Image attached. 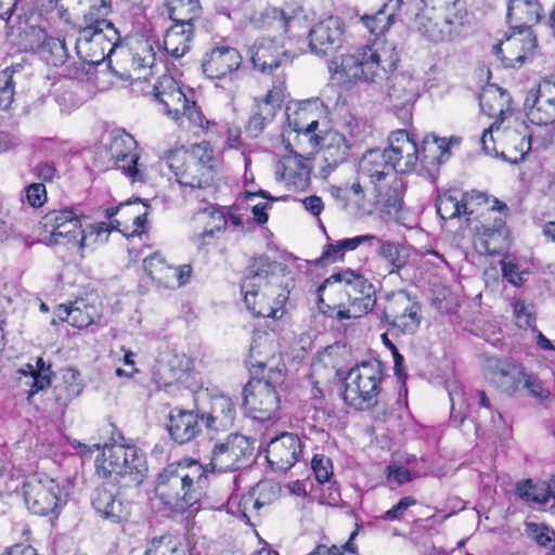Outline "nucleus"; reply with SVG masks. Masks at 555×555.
Returning <instances> with one entry per match:
<instances>
[{
	"mask_svg": "<svg viewBox=\"0 0 555 555\" xmlns=\"http://www.w3.org/2000/svg\"><path fill=\"white\" fill-rule=\"evenodd\" d=\"M207 468L184 459L168 464L156 477L154 493L162 509L181 514L199 503L207 486Z\"/></svg>",
	"mask_w": 555,
	"mask_h": 555,
	"instance_id": "1",
	"label": "nucleus"
},
{
	"mask_svg": "<svg viewBox=\"0 0 555 555\" xmlns=\"http://www.w3.org/2000/svg\"><path fill=\"white\" fill-rule=\"evenodd\" d=\"M276 268V262L268 256H260L245 271L241 293L246 308L256 317L276 318L287 300V294L279 286L280 278L274 273Z\"/></svg>",
	"mask_w": 555,
	"mask_h": 555,
	"instance_id": "2",
	"label": "nucleus"
},
{
	"mask_svg": "<svg viewBox=\"0 0 555 555\" xmlns=\"http://www.w3.org/2000/svg\"><path fill=\"white\" fill-rule=\"evenodd\" d=\"M111 11V0H91L83 14L76 40L77 54L87 63L98 64L104 60L106 51L111 56L119 40L118 30L105 17Z\"/></svg>",
	"mask_w": 555,
	"mask_h": 555,
	"instance_id": "3",
	"label": "nucleus"
},
{
	"mask_svg": "<svg viewBox=\"0 0 555 555\" xmlns=\"http://www.w3.org/2000/svg\"><path fill=\"white\" fill-rule=\"evenodd\" d=\"M465 15L461 0H422L412 28L427 41H450L460 35Z\"/></svg>",
	"mask_w": 555,
	"mask_h": 555,
	"instance_id": "4",
	"label": "nucleus"
},
{
	"mask_svg": "<svg viewBox=\"0 0 555 555\" xmlns=\"http://www.w3.org/2000/svg\"><path fill=\"white\" fill-rule=\"evenodd\" d=\"M327 114V106L315 98L301 102L294 116L288 117V121L294 131L309 137V141L322 150L327 166L335 168L347 158L348 146L345 138L337 132H328L325 135L317 132L320 119H325Z\"/></svg>",
	"mask_w": 555,
	"mask_h": 555,
	"instance_id": "5",
	"label": "nucleus"
},
{
	"mask_svg": "<svg viewBox=\"0 0 555 555\" xmlns=\"http://www.w3.org/2000/svg\"><path fill=\"white\" fill-rule=\"evenodd\" d=\"M167 165L179 184L191 190H206L211 186L217 166L210 144L203 141L191 151L177 149L167 156Z\"/></svg>",
	"mask_w": 555,
	"mask_h": 555,
	"instance_id": "6",
	"label": "nucleus"
},
{
	"mask_svg": "<svg viewBox=\"0 0 555 555\" xmlns=\"http://www.w3.org/2000/svg\"><path fill=\"white\" fill-rule=\"evenodd\" d=\"M96 472L104 478H113L122 486H140L147 473L144 453L134 444H105L96 459Z\"/></svg>",
	"mask_w": 555,
	"mask_h": 555,
	"instance_id": "7",
	"label": "nucleus"
},
{
	"mask_svg": "<svg viewBox=\"0 0 555 555\" xmlns=\"http://www.w3.org/2000/svg\"><path fill=\"white\" fill-rule=\"evenodd\" d=\"M395 61L379 43L373 42L341 56L340 73L350 82L380 85Z\"/></svg>",
	"mask_w": 555,
	"mask_h": 555,
	"instance_id": "8",
	"label": "nucleus"
},
{
	"mask_svg": "<svg viewBox=\"0 0 555 555\" xmlns=\"http://www.w3.org/2000/svg\"><path fill=\"white\" fill-rule=\"evenodd\" d=\"M385 366L376 359L363 361L352 367L345 378L344 400L359 411L377 404Z\"/></svg>",
	"mask_w": 555,
	"mask_h": 555,
	"instance_id": "9",
	"label": "nucleus"
},
{
	"mask_svg": "<svg viewBox=\"0 0 555 555\" xmlns=\"http://www.w3.org/2000/svg\"><path fill=\"white\" fill-rule=\"evenodd\" d=\"M344 292L353 310L367 314L376 305L374 285L362 274L347 269L328 276L318 288V308L326 312L321 305H324V293Z\"/></svg>",
	"mask_w": 555,
	"mask_h": 555,
	"instance_id": "10",
	"label": "nucleus"
},
{
	"mask_svg": "<svg viewBox=\"0 0 555 555\" xmlns=\"http://www.w3.org/2000/svg\"><path fill=\"white\" fill-rule=\"evenodd\" d=\"M284 382L282 369L270 367L267 375L250 379L243 388V405L258 421L272 418L280 409L276 387Z\"/></svg>",
	"mask_w": 555,
	"mask_h": 555,
	"instance_id": "11",
	"label": "nucleus"
},
{
	"mask_svg": "<svg viewBox=\"0 0 555 555\" xmlns=\"http://www.w3.org/2000/svg\"><path fill=\"white\" fill-rule=\"evenodd\" d=\"M194 406L197 416L209 431L220 433L231 429L236 418L232 398L218 389L199 388L194 392Z\"/></svg>",
	"mask_w": 555,
	"mask_h": 555,
	"instance_id": "12",
	"label": "nucleus"
},
{
	"mask_svg": "<svg viewBox=\"0 0 555 555\" xmlns=\"http://www.w3.org/2000/svg\"><path fill=\"white\" fill-rule=\"evenodd\" d=\"M254 446L246 436L231 434L223 441L217 442L210 453L207 472L227 473L249 467L254 461Z\"/></svg>",
	"mask_w": 555,
	"mask_h": 555,
	"instance_id": "13",
	"label": "nucleus"
},
{
	"mask_svg": "<svg viewBox=\"0 0 555 555\" xmlns=\"http://www.w3.org/2000/svg\"><path fill=\"white\" fill-rule=\"evenodd\" d=\"M115 61L111 59V72L124 81L147 80L152 75L155 63V53L147 42H138L129 49L114 52Z\"/></svg>",
	"mask_w": 555,
	"mask_h": 555,
	"instance_id": "14",
	"label": "nucleus"
},
{
	"mask_svg": "<svg viewBox=\"0 0 555 555\" xmlns=\"http://www.w3.org/2000/svg\"><path fill=\"white\" fill-rule=\"evenodd\" d=\"M105 145L115 167L122 171L132 182H145V168L139 163L138 143L134 138L122 129H115L108 135Z\"/></svg>",
	"mask_w": 555,
	"mask_h": 555,
	"instance_id": "15",
	"label": "nucleus"
},
{
	"mask_svg": "<svg viewBox=\"0 0 555 555\" xmlns=\"http://www.w3.org/2000/svg\"><path fill=\"white\" fill-rule=\"evenodd\" d=\"M380 319L402 334H414L421 324V306L400 289L386 297Z\"/></svg>",
	"mask_w": 555,
	"mask_h": 555,
	"instance_id": "16",
	"label": "nucleus"
},
{
	"mask_svg": "<svg viewBox=\"0 0 555 555\" xmlns=\"http://www.w3.org/2000/svg\"><path fill=\"white\" fill-rule=\"evenodd\" d=\"M23 488L26 505L35 515L54 513L63 503L61 486L47 475L30 476Z\"/></svg>",
	"mask_w": 555,
	"mask_h": 555,
	"instance_id": "17",
	"label": "nucleus"
},
{
	"mask_svg": "<svg viewBox=\"0 0 555 555\" xmlns=\"http://www.w3.org/2000/svg\"><path fill=\"white\" fill-rule=\"evenodd\" d=\"M387 100L403 125L412 120V108L420 95V81L411 74L398 73L386 77Z\"/></svg>",
	"mask_w": 555,
	"mask_h": 555,
	"instance_id": "18",
	"label": "nucleus"
},
{
	"mask_svg": "<svg viewBox=\"0 0 555 555\" xmlns=\"http://www.w3.org/2000/svg\"><path fill=\"white\" fill-rule=\"evenodd\" d=\"M253 67L262 74H272L275 69L292 63L293 56L284 48L282 39L274 37L258 38L247 52Z\"/></svg>",
	"mask_w": 555,
	"mask_h": 555,
	"instance_id": "19",
	"label": "nucleus"
},
{
	"mask_svg": "<svg viewBox=\"0 0 555 555\" xmlns=\"http://www.w3.org/2000/svg\"><path fill=\"white\" fill-rule=\"evenodd\" d=\"M308 38L309 48L315 55L333 54L343 47L345 23L338 16H325L313 24Z\"/></svg>",
	"mask_w": 555,
	"mask_h": 555,
	"instance_id": "20",
	"label": "nucleus"
},
{
	"mask_svg": "<svg viewBox=\"0 0 555 555\" xmlns=\"http://www.w3.org/2000/svg\"><path fill=\"white\" fill-rule=\"evenodd\" d=\"M474 230L476 232L474 245L478 253L500 256L508 249V231L505 219L501 215L492 216L490 221L476 223Z\"/></svg>",
	"mask_w": 555,
	"mask_h": 555,
	"instance_id": "21",
	"label": "nucleus"
},
{
	"mask_svg": "<svg viewBox=\"0 0 555 555\" xmlns=\"http://www.w3.org/2000/svg\"><path fill=\"white\" fill-rule=\"evenodd\" d=\"M266 459L275 472L285 473L300 459L302 443L299 437L293 433H283L271 439L266 450Z\"/></svg>",
	"mask_w": 555,
	"mask_h": 555,
	"instance_id": "22",
	"label": "nucleus"
},
{
	"mask_svg": "<svg viewBox=\"0 0 555 555\" xmlns=\"http://www.w3.org/2000/svg\"><path fill=\"white\" fill-rule=\"evenodd\" d=\"M537 49V37L531 33L514 34L503 42L493 46V53L502 61L504 67H520L531 59Z\"/></svg>",
	"mask_w": 555,
	"mask_h": 555,
	"instance_id": "23",
	"label": "nucleus"
},
{
	"mask_svg": "<svg viewBox=\"0 0 555 555\" xmlns=\"http://www.w3.org/2000/svg\"><path fill=\"white\" fill-rule=\"evenodd\" d=\"M486 370L489 380L500 391L509 396L516 393L522 384L526 370L509 359L491 357L487 359Z\"/></svg>",
	"mask_w": 555,
	"mask_h": 555,
	"instance_id": "24",
	"label": "nucleus"
},
{
	"mask_svg": "<svg viewBox=\"0 0 555 555\" xmlns=\"http://www.w3.org/2000/svg\"><path fill=\"white\" fill-rule=\"evenodd\" d=\"M389 147L385 149L390 156L395 170L400 175L412 172L420 162V150L406 130L392 131L388 138Z\"/></svg>",
	"mask_w": 555,
	"mask_h": 555,
	"instance_id": "25",
	"label": "nucleus"
},
{
	"mask_svg": "<svg viewBox=\"0 0 555 555\" xmlns=\"http://www.w3.org/2000/svg\"><path fill=\"white\" fill-rule=\"evenodd\" d=\"M240 51L227 44H216L202 61L203 73L209 79H222L236 72L242 64Z\"/></svg>",
	"mask_w": 555,
	"mask_h": 555,
	"instance_id": "26",
	"label": "nucleus"
},
{
	"mask_svg": "<svg viewBox=\"0 0 555 555\" xmlns=\"http://www.w3.org/2000/svg\"><path fill=\"white\" fill-rule=\"evenodd\" d=\"M390 159L385 149H374L367 151L359 163V173L370 180L375 191L399 179Z\"/></svg>",
	"mask_w": 555,
	"mask_h": 555,
	"instance_id": "27",
	"label": "nucleus"
},
{
	"mask_svg": "<svg viewBox=\"0 0 555 555\" xmlns=\"http://www.w3.org/2000/svg\"><path fill=\"white\" fill-rule=\"evenodd\" d=\"M463 212L468 224L480 221H490L492 216L505 214L508 208L506 204L486 193L472 191L463 192Z\"/></svg>",
	"mask_w": 555,
	"mask_h": 555,
	"instance_id": "28",
	"label": "nucleus"
},
{
	"mask_svg": "<svg viewBox=\"0 0 555 555\" xmlns=\"http://www.w3.org/2000/svg\"><path fill=\"white\" fill-rule=\"evenodd\" d=\"M528 118L537 125H548L555 121V83L542 81L537 90H532L526 99Z\"/></svg>",
	"mask_w": 555,
	"mask_h": 555,
	"instance_id": "29",
	"label": "nucleus"
},
{
	"mask_svg": "<svg viewBox=\"0 0 555 555\" xmlns=\"http://www.w3.org/2000/svg\"><path fill=\"white\" fill-rule=\"evenodd\" d=\"M199 420L195 408L193 411L172 409L168 415L166 426L170 438L179 444L192 441L201 433Z\"/></svg>",
	"mask_w": 555,
	"mask_h": 555,
	"instance_id": "30",
	"label": "nucleus"
},
{
	"mask_svg": "<svg viewBox=\"0 0 555 555\" xmlns=\"http://www.w3.org/2000/svg\"><path fill=\"white\" fill-rule=\"evenodd\" d=\"M156 100L164 106V113L175 120L189 107L191 100L186 98L175 79L164 76L154 87Z\"/></svg>",
	"mask_w": 555,
	"mask_h": 555,
	"instance_id": "31",
	"label": "nucleus"
},
{
	"mask_svg": "<svg viewBox=\"0 0 555 555\" xmlns=\"http://www.w3.org/2000/svg\"><path fill=\"white\" fill-rule=\"evenodd\" d=\"M189 378L188 362L178 354L160 360L153 371V379L159 388L170 391L179 389V385Z\"/></svg>",
	"mask_w": 555,
	"mask_h": 555,
	"instance_id": "32",
	"label": "nucleus"
},
{
	"mask_svg": "<svg viewBox=\"0 0 555 555\" xmlns=\"http://www.w3.org/2000/svg\"><path fill=\"white\" fill-rule=\"evenodd\" d=\"M541 5L538 0H509L507 8V22L519 34L530 31V27L541 18Z\"/></svg>",
	"mask_w": 555,
	"mask_h": 555,
	"instance_id": "33",
	"label": "nucleus"
},
{
	"mask_svg": "<svg viewBox=\"0 0 555 555\" xmlns=\"http://www.w3.org/2000/svg\"><path fill=\"white\" fill-rule=\"evenodd\" d=\"M83 385L80 374L74 369H67L62 379L52 390L53 411L63 415L68 404L82 392Z\"/></svg>",
	"mask_w": 555,
	"mask_h": 555,
	"instance_id": "34",
	"label": "nucleus"
},
{
	"mask_svg": "<svg viewBox=\"0 0 555 555\" xmlns=\"http://www.w3.org/2000/svg\"><path fill=\"white\" fill-rule=\"evenodd\" d=\"M331 195L336 199L341 209L353 216H361L365 211V192L359 181L332 185Z\"/></svg>",
	"mask_w": 555,
	"mask_h": 555,
	"instance_id": "35",
	"label": "nucleus"
},
{
	"mask_svg": "<svg viewBox=\"0 0 555 555\" xmlns=\"http://www.w3.org/2000/svg\"><path fill=\"white\" fill-rule=\"evenodd\" d=\"M91 504L100 516L112 522H119L126 517L122 502L117 500L115 493L105 486L94 489Z\"/></svg>",
	"mask_w": 555,
	"mask_h": 555,
	"instance_id": "36",
	"label": "nucleus"
},
{
	"mask_svg": "<svg viewBox=\"0 0 555 555\" xmlns=\"http://www.w3.org/2000/svg\"><path fill=\"white\" fill-rule=\"evenodd\" d=\"M402 3L403 0H386L376 13L361 16V22L371 34L382 35L395 23Z\"/></svg>",
	"mask_w": 555,
	"mask_h": 555,
	"instance_id": "37",
	"label": "nucleus"
},
{
	"mask_svg": "<svg viewBox=\"0 0 555 555\" xmlns=\"http://www.w3.org/2000/svg\"><path fill=\"white\" fill-rule=\"evenodd\" d=\"M193 33V24L173 23L164 37L165 51L175 59L182 57L191 49Z\"/></svg>",
	"mask_w": 555,
	"mask_h": 555,
	"instance_id": "38",
	"label": "nucleus"
},
{
	"mask_svg": "<svg viewBox=\"0 0 555 555\" xmlns=\"http://www.w3.org/2000/svg\"><path fill=\"white\" fill-rule=\"evenodd\" d=\"M508 93L496 86H489L479 94L480 109L491 118L502 121L504 114L509 111Z\"/></svg>",
	"mask_w": 555,
	"mask_h": 555,
	"instance_id": "39",
	"label": "nucleus"
},
{
	"mask_svg": "<svg viewBox=\"0 0 555 555\" xmlns=\"http://www.w3.org/2000/svg\"><path fill=\"white\" fill-rule=\"evenodd\" d=\"M449 157L450 149L444 138H438L435 134H426L423 138L418 163L424 168L430 171L449 159Z\"/></svg>",
	"mask_w": 555,
	"mask_h": 555,
	"instance_id": "40",
	"label": "nucleus"
},
{
	"mask_svg": "<svg viewBox=\"0 0 555 555\" xmlns=\"http://www.w3.org/2000/svg\"><path fill=\"white\" fill-rule=\"evenodd\" d=\"M59 309L61 319L78 328L88 327L99 318L95 307L87 305L85 300H76L68 306L61 305Z\"/></svg>",
	"mask_w": 555,
	"mask_h": 555,
	"instance_id": "41",
	"label": "nucleus"
},
{
	"mask_svg": "<svg viewBox=\"0 0 555 555\" xmlns=\"http://www.w3.org/2000/svg\"><path fill=\"white\" fill-rule=\"evenodd\" d=\"M293 18L287 17L285 12L278 8H267L258 16L253 18L256 28L272 30L275 37L282 39L288 30L289 23Z\"/></svg>",
	"mask_w": 555,
	"mask_h": 555,
	"instance_id": "42",
	"label": "nucleus"
},
{
	"mask_svg": "<svg viewBox=\"0 0 555 555\" xmlns=\"http://www.w3.org/2000/svg\"><path fill=\"white\" fill-rule=\"evenodd\" d=\"M24 65L13 64L0 72V111H9L14 101L15 85L22 76Z\"/></svg>",
	"mask_w": 555,
	"mask_h": 555,
	"instance_id": "43",
	"label": "nucleus"
},
{
	"mask_svg": "<svg viewBox=\"0 0 555 555\" xmlns=\"http://www.w3.org/2000/svg\"><path fill=\"white\" fill-rule=\"evenodd\" d=\"M170 20L176 24H193L202 13L198 0H166Z\"/></svg>",
	"mask_w": 555,
	"mask_h": 555,
	"instance_id": "44",
	"label": "nucleus"
},
{
	"mask_svg": "<svg viewBox=\"0 0 555 555\" xmlns=\"http://www.w3.org/2000/svg\"><path fill=\"white\" fill-rule=\"evenodd\" d=\"M463 192L453 189L439 195L436 209L442 220H450L464 216L463 210Z\"/></svg>",
	"mask_w": 555,
	"mask_h": 555,
	"instance_id": "45",
	"label": "nucleus"
},
{
	"mask_svg": "<svg viewBox=\"0 0 555 555\" xmlns=\"http://www.w3.org/2000/svg\"><path fill=\"white\" fill-rule=\"evenodd\" d=\"M186 545L180 538L166 534L153 538L144 555H186Z\"/></svg>",
	"mask_w": 555,
	"mask_h": 555,
	"instance_id": "46",
	"label": "nucleus"
},
{
	"mask_svg": "<svg viewBox=\"0 0 555 555\" xmlns=\"http://www.w3.org/2000/svg\"><path fill=\"white\" fill-rule=\"evenodd\" d=\"M402 180L395 179L388 185L382 186L379 191H375L376 197L383 204L384 211L388 215L398 214L403 205L402 201Z\"/></svg>",
	"mask_w": 555,
	"mask_h": 555,
	"instance_id": "47",
	"label": "nucleus"
},
{
	"mask_svg": "<svg viewBox=\"0 0 555 555\" xmlns=\"http://www.w3.org/2000/svg\"><path fill=\"white\" fill-rule=\"evenodd\" d=\"M120 222L118 220L106 222H98L90 224L88 230H82L79 238V248L82 249L90 244H104L108 241V236L113 230H119Z\"/></svg>",
	"mask_w": 555,
	"mask_h": 555,
	"instance_id": "48",
	"label": "nucleus"
},
{
	"mask_svg": "<svg viewBox=\"0 0 555 555\" xmlns=\"http://www.w3.org/2000/svg\"><path fill=\"white\" fill-rule=\"evenodd\" d=\"M376 241L379 243L378 255L389 266L388 273L399 272L406 263L403 246L390 241H382L379 238Z\"/></svg>",
	"mask_w": 555,
	"mask_h": 555,
	"instance_id": "49",
	"label": "nucleus"
},
{
	"mask_svg": "<svg viewBox=\"0 0 555 555\" xmlns=\"http://www.w3.org/2000/svg\"><path fill=\"white\" fill-rule=\"evenodd\" d=\"M46 233L50 234V244H65L76 242L79 244L78 237H81V223L78 216L72 219H65V222L56 230H50Z\"/></svg>",
	"mask_w": 555,
	"mask_h": 555,
	"instance_id": "50",
	"label": "nucleus"
},
{
	"mask_svg": "<svg viewBox=\"0 0 555 555\" xmlns=\"http://www.w3.org/2000/svg\"><path fill=\"white\" fill-rule=\"evenodd\" d=\"M40 55L48 65L61 66L65 64L68 57L65 41L59 38L47 39L41 46Z\"/></svg>",
	"mask_w": 555,
	"mask_h": 555,
	"instance_id": "51",
	"label": "nucleus"
},
{
	"mask_svg": "<svg viewBox=\"0 0 555 555\" xmlns=\"http://www.w3.org/2000/svg\"><path fill=\"white\" fill-rule=\"evenodd\" d=\"M517 493L521 499L538 504H545L551 498L550 482L534 483L528 479L517 485Z\"/></svg>",
	"mask_w": 555,
	"mask_h": 555,
	"instance_id": "52",
	"label": "nucleus"
},
{
	"mask_svg": "<svg viewBox=\"0 0 555 555\" xmlns=\"http://www.w3.org/2000/svg\"><path fill=\"white\" fill-rule=\"evenodd\" d=\"M273 117L274 112L272 106L268 104H257L246 125L248 135L251 138L259 137Z\"/></svg>",
	"mask_w": 555,
	"mask_h": 555,
	"instance_id": "53",
	"label": "nucleus"
},
{
	"mask_svg": "<svg viewBox=\"0 0 555 555\" xmlns=\"http://www.w3.org/2000/svg\"><path fill=\"white\" fill-rule=\"evenodd\" d=\"M205 212L209 214L210 221L208 222L205 230L198 235L201 245L208 244V238L215 237L216 233L224 231L228 225L227 215L222 210L210 206L205 209Z\"/></svg>",
	"mask_w": 555,
	"mask_h": 555,
	"instance_id": "54",
	"label": "nucleus"
},
{
	"mask_svg": "<svg viewBox=\"0 0 555 555\" xmlns=\"http://www.w3.org/2000/svg\"><path fill=\"white\" fill-rule=\"evenodd\" d=\"M35 371L36 376L34 377V382L29 384V390L27 391L28 401H30L36 393L46 389L51 384V365L46 363L42 358H37Z\"/></svg>",
	"mask_w": 555,
	"mask_h": 555,
	"instance_id": "55",
	"label": "nucleus"
},
{
	"mask_svg": "<svg viewBox=\"0 0 555 555\" xmlns=\"http://www.w3.org/2000/svg\"><path fill=\"white\" fill-rule=\"evenodd\" d=\"M513 308L516 325L519 328H530L534 326L535 311L531 304H527L524 300H516Z\"/></svg>",
	"mask_w": 555,
	"mask_h": 555,
	"instance_id": "56",
	"label": "nucleus"
},
{
	"mask_svg": "<svg viewBox=\"0 0 555 555\" xmlns=\"http://www.w3.org/2000/svg\"><path fill=\"white\" fill-rule=\"evenodd\" d=\"M526 532L540 546H547L555 539L554 530L542 524L528 522Z\"/></svg>",
	"mask_w": 555,
	"mask_h": 555,
	"instance_id": "57",
	"label": "nucleus"
},
{
	"mask_svg": "<svg viewBox=\"0 0 555 555\" xmlns=\"http://www.w3.org/2000/svg\"><path fill=\"white\" fill-rule=\"evenodd\" d=\"M77 216L72 209L65 208L61 210L49 211L41 220L44 232L59 229L65 219H72Z\"/></svg>",
	"mask_w": 555,
	"mask_h": 555,
	"instance_id": "58",
	"label": "nucleus"
},
{
	"mask_svg": "<svg viewBox=\"0 0 555 555\" xmlns=\"http://www.w3.org/2000/svg\"><path fill=\"white\" fill-rule=\"evenodd\" d=\"M311 468L320 483L328 481L333 475L332 461L322 454H317L313 456L311 460Z\"/></svg>",
	"mask_w": 555,
	"mask_h": 555,
	"instance_id": "59",
	"label": "nucleus"
},
{
	"mask_svg": "<svg viewBox=\"0 0 555 555\" xmlns=\"http://www.w3.org/2000/svg\"><path fill=\"white\" fill-rule=\"evenodd\" d=\"M323 307V309L326 311V312H323L324 314L328 313L330 310H334L335 308H338L337 312H336V318L338 320H347V319H357V318H360L362 315H365L364 313L362 312H356L353 310V306H350V304L348 302V307H343V304L341 302H336V301H333L331 300V302H326L324 300V305H321Z\"/></svg>",
	"mask_w": 555,
	"mask_h": 555,
	"instance_id": "60",
	"label": "nucleus"
},
{
	"mask_svg": "<svg viewBox=\"0 0 555 555\" xmlns=\"http://www.w3.org/2000/svg\"><path fill=\"white\" fill-rule=\"evenodd\" d=\"M26 201L31 207H41L47 201L43 183H33L26 189Z\"/></svg>",
	"mask_w": 555,
	"mask_h": 555,
	"instance_id": "61",
	"label": "nucleus"
},
{
	"mask_svg": "<svg viewBox=\"0 0 555 555\" xmlns=\"http://www.w3.org/2000/svg\"><path fill=\"white\" fill-rule=\"evenodd\" d=\"M416 504V500L411 496L402 498L396 505H393L390 509L385 512L382 516L384 520H397L402 517L404 512L410 507Z\"/></svg>",
	"mask_w": 555,
	"mask_h": 555,
	"instance_id": "62",
	"label": "nucleus"
},
{
	"mask_svg": "<svg viewBox=\"0 0 555 555\" xmlns=\"http://www.w3.org/2000/svg\"><path fill=\"white\" fill-rule=\"evenodd\" d=\"M520 387L527 389L531 396L537 398H545L548 396V390L543 387L541 380L527 372Z\"/></svg>",
	"mask_w": 555,
	"mask_h": 555,
	"instance_id": "63",
	"label": "nucleus"
},
{
	"mask_svg": "<svg viewBox=\"0 0 555 555\" xmlns=\"http://www.w3.org/2000/svg\"><path fill=\"white\" fill-rule=\"evenodd\" d=\"M143 269L154 281L156 275L163 273V269H166V263L159 254H154L143 260Z\"/></svg>",
	"mask_w": 555,
	"mask_h": 555,
	"instance_id": "64",
	"label": "nucleus"
}]
</instances>
